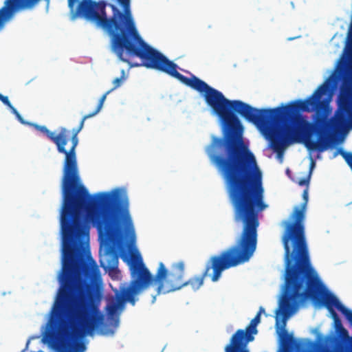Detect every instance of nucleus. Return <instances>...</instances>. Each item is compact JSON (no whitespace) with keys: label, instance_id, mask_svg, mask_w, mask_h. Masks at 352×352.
Segmentation results:
<instances>
[{"label":"nucleus","instance_id":"obj_7","mask_svg":"<svg viewBox=\"0 0 352 352\" xmlns=\"http://www.w3.org/2000/svg\"><path fill=\"white\" fill-rule=\"evenodd\" d=\"M285 278V276H284ZM321 284H322V288H321V293L320 294L316 297H307L306 298L302 300L300 302H298L295 303L294 300H291L289 301V305L291 307H285L284 306V300L285 296L286 294V281L285 280V289L283 294L282 295L281 300L280 301L279 305V309L277 311L276 314L278 315L279 312H280V314L283 316V324L284 326L285 325V321L286 320L292 316L295 311L297 310L298 306L305 302L307 299H311L313 300H322V302L325 307L327 308L331 314V318L333 320L335 327L337 330H341L346 336H347V331L342 327L341 320L340 319L338 315L334 310V308H336L339 311H340L346 318V319L349 321V312L352 313V311L349 310L346 307H345L338 299V298L334 296L331 293H326L324 294V287L322 283V281L320 280Z\"/></svg>","mask_w":352,"mask_h":352},{"label":"nucleus","instance_id":"obj_18","mask_svg":"<svg viewBox=\"0 0 352 352\" xmlns=\"http://www.w3.org/2000/svg\"><path fill=\"white\" fill-rule=\"evenodd\" d=\"M335 36H336V35H335V36L333 37V38L331 39V44H332V45H334L336 47L339 48V47H340V45H336V44L333 43V39H334Z\"/></svg>","mask_w":352,"mask_h":352},{"label":"nucleus","instance_id":"obj_4","mask_svg":"<svg viewBox=\"0 0 352 352\" xmlns=\"http://www.w3.org/2000/svg\"><path fill=\"white\" fill-rule=\"evenodd\" d=\"M117 1L123 6L124 12H120L116 6L109 4L113 11L110 18L105 12L107 3L102 1L82 0L74 14L94 21L105 30L111 37V50L120 60L131 67L143 65L175 78L201 94L214 113L227 109V98L221 91L195 75L188 78L180 74L177 72V64L142 39L130 12V0Z\"/></svg>","mask_w":352,"mask_h":352},{"label":"nucleus","instance_id":"obj_8","mask_svg":"<svg viewBox=\"0 0 352 352\" xmlns=\"http://www.w3.org/2000/svg\"><path fill=\"white\" fill-rule=\"evenodd\" d=\"M262 312H264V309L260 307L259 311L250 321L245 330L238 329L233 334L230 343L225 347V352H249L247 344L254 340V335L258 332L256 326L261 322Z\"/></svg>","mask_w":352,"mask_h":352},{"label":"nucleus","instance_id":"obj_17","mask_svg":"<svg viewBox=\"0 0 352 352\" xmlns=\"http://www.w3.org/2000/svg\"><path fill=\"white\" fill-rule=\"evenodd\" d=\"M316 166V162L315 161L311 158V162H310V165H309V175L311 176V174H312V171L314 168Z\"/></svg>","mask_w":352,"mask_h":352},{"label":"nucleus","instance_id":"obj_3","mask_svg":"<svg viewBox=\"0 0 352 352\" xmlns=\"http://www.w3.org/2000/svg\"><path fill=\"white\" fill-rule=\"evenodd\" d=\"M34 129L45 134L54 142L60 153L65 155L63 168L62 190L63 201L61 208L60 228L85 218L86 221L96 228L99 237L105 244L103 255H100L102 267H118V255L112 245L125 232L134 233L129 210L127 198L120 197L118 190L101 192L90 195L81 183L76 148L78 144L76 128L72 131V146L67 151L69 131L65 127L59 133L50 131L45 126L33 124Z\"/></svg>","mask_w":352,"mask_h":352},{"label":"nucleus","instance_id":"obj_2","mask_svg":"<svg viewBox=\"0 0 352 352\" xmlns=\"http://www.w3.org/2000/svg\"><path fill=\"white\" fill-rule=\"evenodd\" d=\"M206 152L224 179L234 220L242 223L243 228L234 245L211 256L201 276L184 282L183 287L190 285L195 291L204 284L211 269V280L216 282L223 271L250 260L257 245L258 214L267 207L264 202L261 172L247 146H208Z\"/></svg>","mask_w":352,"mask_h":352},{"label":"nucleus","instance_id":"obj_9","mask_svg":"<svg viewBox=\"0 0 352 352\" xmlns=\"http://www.w3.org/2000/svg\"><path fill=\"white\" fill-rule=\"evenodd\" d=\"M41 0H6L4 6L0 9V26L3 21L10 18L16 10L33 8Z\"/></svg>","mask_w":352,"mask_h":352},{"label":"nucleus","instance_id":"obj_16","mask_svg":"<svg viewBox=\"0 0 352 352\" xmlns=\"http://www.w3.org/2000/svg\"><path fill=\"white\" fill-rule=\"evenodd\" d=\"M78 0H68V6L71 11H74L76 3H77Z\"/></svg>","mask_w":352,"mask_h":352},{"label":"nucleus","instance_id":"obj_6","mask_svg":"<svg viewBox=\"0 0 352 352\" xmlns=\"http://www.w3.org/2000/svg\"><path fill=\"white\" fill-rule=\"evenodd\" d=\"M173 270L168 272L163 263H160L159 267L155 275L153 276L149 270L142 263L141 257L139 256L137 261H134L130 264V271L131 277L138 278L139 272L144 270L147 271L151 276V281L145 287L146 289L151 284L156 286L155 290L157 294H166L180 289L183 287L184 282L183 278L184 275V264L183 262H179L173 265Z\"/></svg>","mask_w":352,"mask_h":352},{"label":"nucleus","instance_id":"obj_1","mask_svg":"<svg viewBox=\"0 0 352 352\" xmlns=\"http://www.w3.org/2000/svg\"><path fill=\"white\" fill-rule=\"evenodd\" d=\"M85 218L61 227L63 268L50 318L51 327L56 330L54 348L57 352H84L81 338L92 336L96 331L102 335L113 334L118 326L117 311L126 301L135 303V295L145 290L151 281L146 270L139 272L128 288L117 294L116 301L109 302L106 311L114 322L111 327L104 322L100 309L101 298L94 283L101 279L100 272L89 249V226Z\"/></svg>","mask_w":352,"mask_h":352},{"label":"nucleus","instance_id":"obj_13","mask_svg":"<svg viewBox=\"0 0 352 352\" xmlns=\"http://www.w3.org/2000/svg\"><path fill=\"white\" fill-rule=\"evenodd\" d=\"M338 154H340L342 157L345 160L347 164L350 166L352 170V153H348L343 151L341 148H338L333 154V157H336Z\"/></svg>","mask_w":352,"mask_h":352},{"label":"nucleus","instance_id":"obj_11","mask_svg":"<svg viewBox=\"0 0 352 352\" xmlns=\"http://www.w3.org/2000/svg\"><path fill=\"white\" fill-rule=\"evenodd\" d=\"M0 100L10 109L11 112L15 115L16 118L20 122L25 123L22 116L20 115L18 111L12 105L7 96H3L2 94H0Z\"/></svg>","mask_w":352,"mask_h":352},{"label":"nucleus","instance_id":"obj_14","mask_svg":"<svg viewBox=\"0 0 352 352\" xmlns=\"http://www.w3.org/2000/svg\"><path fill=\"white\" fill-rule=\"evenodd\" d=\"M123 80H124L123 76L116 78L113 82L114 87L111 89V91H113L114 89L118 88L121 85Z\"/></svg>","mask_w":352,"mask_h":352},{"label":"nucleus","instance_id":"obj_5","mask_svg":"<svg viewBox=\"0 0 352 352\" xmlns=\"http://www.w3.org/2000/svg\"><path fill=\"white\" fill-rule=\"evenodd\" d=\"M303 202L294 208L288 221H284L282 235L285 255L286 294L284 306L291 307L289 301L295 303L307 297L316 298L321 293L320 278L311 265L306 240L305 219L308 202V188L302 193Z\"/></svg>","mask_w":352,"mask_h":352},{"label":"nucleus","instance_id":"obj_15","mask_svg":"<svg viewBox=\"0 0 352 352\" xmlns=\"http://www.w3.org/2000/svg\"><path fill=\"white\" fill-rule=\"evenodd\" d=\"M310 179H311V176L309 175L306 177L300 179L299 180V182H298L299 186H308L309 184V182H310Z\"/></svg>","mask_w":352,"mask_h":352},{"label":"nucleus","instance_id":"obj_12","mask_svg":"<svg viewBox=\"0 0 352 352\" xmlns=\"http://www.w3.org/2000/svg\"><path fill=\"white\" fill-rule=\"evenodd\" d=\"M294 338L292 335H289L286 331H285L281 336V342L283 345L287 348L293 342ZM283 352H291L288 349H285Z\"/></svg>","mask_w":352,"mask_h":352},{"label":"nucleus","instance_id":"obj_10","mask_svg":"<svg viewBox=\"0 0 352 352\" xmlns=\"http://www.w3.org/2000/svg\"><path fill=\"white\" fill-rule=\"evenodd\" d=\"M111 92V90H109L104 94H103L102 96V97L100 98V100H99V102H98V104L97 106L96 109L94 111H93L92 113L85 115L82 118V120H81V121L80 122L79 126L76 128V131L77 132H80L82 129V128L84 126L85 121L87 119L96 116L100 111V109H102V107L103 106V104H104V101H105V100L107 98V95L109 94Z\"/></svg>","mask_w":352,"mask_h":352}]
</instances>
